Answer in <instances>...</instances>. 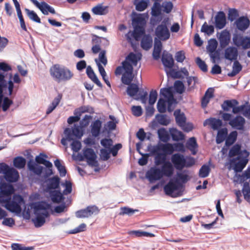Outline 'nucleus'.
I'll use <instances>...</instances> for the list:
<instances>
[{"mask_svg": "<svg viewBox=\"0 0 250 250\" xmlns=\"http://www.w3.org/2000/svg\"><path fill=\"white\" fill-rule=\"evenodd\" d=\"M147 150L150 156H154V164L158 166L167 162V155H171L174 151L173 146L170 143H159L156 145H149Z\"/></svg>", "mask_w": 250, "mask_h": 250, "instance_id": "nucleus-1", "label": "nucleus"}, {"mask_svg": "<svg viewBox=\"0 0 250 250\" xmlns=\"http://www.w3.org/2000/svg\"><path fill=\"white\" fill-rule=\"evenodd\" d=\"M33 208L36 217L32 221L36 228H40L45 223V218L49 216L48 210L50 208L51 205L45 202H40L34 204Z\"/></svg>", "mask_w": 250, "mask_h": 250, "instance_id": "nucleus-2", "label": "nucleus"}, {"mask_svg": "<svg viewBox=\"0 0 250 250\" xmlns=\"http://www.w3.org/2000/svg\"><path fill=\"white\" fill-rule=\"evenodd\" d=\"M50 73L54 80L57 83L67 82L74 75L68 68L59 64H54L50 68Z\"/></svg>", "mask_w": 250, "mask_h": 250, "instance_id": "nucleus-3", "label": "nucleus"}, {"mask_svg": "<svg viewBox=\"0 0 250 250\" xmlns=\"http://www.w3.org/2000/svg\"><path fill=\"white\" fill-rule=\"evenodd\" d=\"M171 164L178 170H182L185 167H190L195 164V160L192 157H185L184 155L177 153L171 157Z\"/></svg>", "mask_w": 250, "mask_h": 250, "instance_id": "nucleus-4", "label": "nucleus"}, {"mask_svg": "<svg viewBox=\"0 0 250 250\" xmlns=\"http://www.w3.org/2000/svg\"><path fill=\"white\" fill-rule=\"evenodd\" d=\"M24 203V199L21 195L15 194L2 206L11 212L20 214L21 211V206Z\"/></svg>", "mask_w": 250, "mask_h": 250, "instance_id": "nucleus-5", "label": "nucleus"}, {"mask_svg": "<svg viewBox=\"0 0 250 250\" xmlns=\"http://www.w3.org/2000/svg\"><path fill=\"white\" fill-rule=\"evenodd\" d=\"M225 121H229V124L233 128L237 130H243L245 124V119L241 116H237L232 118L229 113H224L222 116Z\"/></svg>", "mask_w": 250, "mask_h": 250, "instance_id": "nucleus-6", "label": "nucleus"}, {"mask_svg": "<svg viewBox=\"0 0 250 250\" xmlns=\"http://www.w3.org/2000/svg\"><path fill=\"white\" fill-rule=\"evenodd\" d=\"M78 157L80 161H83L84 159H85L88 165L91 167L98 166V161L96 160L97 155L92 148H84L83 150V155L79 154Z\"/></svg>", "mask_w": 250, "mask_h": 250, "instance_id": "nucleus-7", "label": "nucleus"}, {"mask_svg": "<svg viewBox=\"0 0 250 250\" xmlns=\"http://www.w3.org/2000/svg\"><path fill=\"white\" fill-rule=\"evenodd\" d=\"M167 20L165 19L155 29V34L157 39L160 41L167 40L170 36V32L167 26Z\"/></svg>", "mask_w": 250, "mask_h": 250, "instance_id": "nucleus-8", "label": "nucleus"}, {"mask_svg": "<svg viewBox=\"0 0 250 250\" xmlns=\"http://www.w3.org/2000/svg\"><path fill=\"white\" fill-rule=\"evenodd\" d=\"M242 155V157L240 158L232 159L230 161L232 165L234 164L233 169L236 172H241L248 162V157L249 153L246 150H244V151L240 155V156Z\"/></svg>", "mask_w": 250, "mask_h": 250, "instance_id": "nucleus-9", "label": "nucleus"}, {"mask_svg": "<svg viewBox=\"0 0 250 250\" xmlns=\"http://www.w3.org/2000/svg\"><path fill=\"white\" fill-rule=\"evenodd\" d=\"M232 41L233 44L237 47L242 46L245 50L250 48V37H243L240 34H234ZM247 55L250 58V50L247 52Z\"/></svg>", "mask_w": 250, "mask_h": 250, "instance_id": "nucleus-10", "label": "nucleus"}, {"mask_svg": "<svg viewBox=\"0 0 250 250\" xmlns=\"http://www.w3.org/2000/svg\"><path fill=\"white\" fill-rule=\"evenodd\" d=\"M123 64L126 71L123 74L121 80L124 84L128 85L131 83L133 78V66L126 61H123Z\"/></svg>", "mask_w": 250, "mask_h": 250, "instance_id": "nucleus-11", "label": "nucleus"}, {"mask_svg": "<svg viewBox=\"0 0 250 250\" xmlns=\"http://www.w3.org/2000/svg\"><path fill=\"white\" fill-rule=\"evenodd\" d=\"M47 158V156L43 153H40V155L37 156L35 158L37 163L42 164L48 168L46 172L45 177H47L53 174V171L51 169L52 164L49 161L46 160L45 158Z\"/></svg>", "mask_w": 250, "mask_h": 250, "instance_id": "nucleus-12", "label": "nucleus"}, {"mask_svg": "<svg viewBox=\"0 0 250 250\" xmlns=\"http://www.w3.org/2000/svg\"><path fill=\"white\" fill-rule=\"evenodd\" d=\"M160 95L166 99L168 104V110H170V106L175 103L176 100L171 87L163 88L160 90Z\"/></svg>", "mask_w": 250, "mask_h": 250, "instance_id": "nucleus-13", "label": "nucleus"}, {"mask_svg": "<svg viewBox=\"0 0 250 250\" xmlns=\"http://www.w3.org/2000/svg\"><path fill=\"white\" fill-rule=\"evenodd\" d=\"M146 177L150 182L159 180L163 177L160 168L156 167H152L148 170Z\"/></svg>", "mask_w": 250, "mask_h": 250, "instance_id": "nucleus-14", "label": "nucleus"}, {"mask_svg": "<svg viewBox=\"0 0 250 250\" xmlns=\"http://www.w3.org/2000/svg\"><path fill=\"white\" fill-rule=\"evenodd\" d=\"M4 177L6 181L14 183L18 180L19 175L17 170L9 167L4 174Z\"/></svg>", "mask_w": 250, "mask_h": 250, "instance_id": "nucleus-15", "label": "nucleus"}, {"mask_svg": "<svg viewBox=\"0 0 250 250\" xmlns=\"http://www.w3.org/2000/svg\"><path fill=\"white\" fill-rule=\"evenodd\" d=\"M219 41L220 46L222 48H225L229 43L230 40V34L227 30H224L220 33L218 37Z\"/></svg>", "mask_w": 250, "mask_h": 250, "instance_id": "nucleus-16", "label": "nucleus"}, {"mask_svg": "<svg viewBox=\"0 0 250 250\" xmlns=\"http://www.w3.org/2000/svg\"><path fill=\"white\" fill-rule=\"evenodd\" d=\"M174 170L173 166L169 161H167L162 164L160 168V171L163 176L167 177H171L174 173Z\"/></svg>", "mask_w": 250, "mask_h": 250, "instance_id": "nucleus-17", "label": "nucleus"}, {"mask_svg": "<svg viewBox=\"0 0 250 250\" xmlns=\"http://www.w3.org/2000/svg\"><path fill=\"white\" fill-rule=\"evenodd\" d=\"M238 52L237 48L233 46H229L225 50L224 56L227 60L232 61L237 60Z\"/></svg>", "mask_w": 250, "mask_h": 250, "instance_id": "nucleus-18", "label": "nucleus"}, {"mask_svg": "<svg viewBox=\"0 0 250 250\" xmlns=\"http://www.w3.org/2000/svg\"><path fill=\"white\" fill-rule=\"evenodd\" d=\"M226 23V16L223 11L217 13L215 17V25L216 28L221 29L223 28Z\"/></svg>", "mask_w": 250, "mask_h": 250, "instance_id": "nucleus-19", "label": "nucleus"}, {"mask_svg": "<svg viewBox=\"0 0 250 250\" xmlns=\"http://www.w3.org/2000/svg\"><path fill=\"white\" fill-rule=\"evenodd\" d=\"M162 62L165 67L171 69L174 65L172 56L166 51H164L162 56Z\"/></svg>", "mask_w": 250, "mask_h": 250, "instance_id": "nucleus-20", "label": "nucleus"}, {"mask_svg": "<svg viewBox=\"0 0 250 250\" xmlns=\"http://www.w3.org/2000/svg\"><path fill=\"white\" fill-rule=\"evenodd\" d=\"M235 24L238 30L245 31L249 27L250 21L248 18L242 16L235 21Z\"/></svg>", "mask_w": 250, "mask_h": 250, "instance_id": "nucleus-21", "label": "nucleus"}, {"mask_svg": "<svg viewBox=\"0 0 250 250\" xmlns=\"http://www.w3.org/2000/svg\"><path fill=\"white\" fill-rule=\"evenodd\" d=\"M204 126L209 125L214 130H218L222 125V122L219 119L210 118L206 119L203 123Z\"/></svg>", "mask_w": 250, "mask_h": 250, "instance_id": "nucleus-22", "label": "nucleus"}, {"mask_svg": "<svg viewBox=\"0 0 250 250\" xmlns=\"http://www.w3.org/2000/svg\"><path fill=\"white\" fill-rule=\"evenodd\" d=\"M27 167L29 170L35 174L40 176L43 171V167L35 164L33 160H30L27 163Z\"/></svg>", "mask_w": 250, "mask_h": 250, "instance_id": "nucleus-23", "label": "nucleus"}, {"mask_svg": "<svg viewBox=\"0 0 250 250\" xmlns=\"http://www.w3.org/2000/svg\"><path fill=\"white\" fill-rule=\"evenodd\" d=\"M162 48V43L161 41L156 38L154 39V49L152 53L153 58L157 60L160 58V54Z\"/></svg>", "mask_w": 250, "mask_h": 250, "instance_id": "nucleus-24", "label": "nucleus"}, {"mask_svg": "<svg viewBox=\"0 0 250 250\" xmlns=\"http://www.w3.org/2000/svg\"><path fill=\"white\" fill-rule=\"evenodd\" d=\"M86 73L88 78L90 79L93 83L96 84L99 87H102L103 85L102 83L100 82L92 67L90 65L87 66Z\"/></svg>", "mask_w": 250, "mask_h": 250, "instance_id": "nucleus-25", "label": "nucleus"}, {"mask_svg": "<svg viewBox=\"0 0 250 250\" xmlns=\"http://www.w3.org/2000/svg\"><path fill=\"white\" fill-rule=\"evenodd\" d=\"M91 127V133L92 136L95 138L98 137L101 132L102 122L99 120H97L92 123Z\"/></svg>", "mask_w": 250, "mask_h": 250, "instance_id": "nucleus-26", "label": "nucleus"}, {"mask_svg": "<svg viewBox=\"0 0 250 250\" xmlns=\"http://www.w3.org/2000/svg\"><path fill=\"white\" fill-rule=\"evenodd\" d=\"M178 188V185L174 182L169 181L164 187V190L166 195L173 197V193Z\"/></svg>", "mask_w": 250, "mask_h": 250, "instance_id": "nucleus-27", "label": "nucleus"}, {"mask_svg": "<svg viewBox=\"0 0 250 250\" xmlns=\"http://www.w3.org/2000/svg\"><path fill=\"white\" fill-rule=\"evenodd\" d=\"M152 45V38L149 35L143 36L141 42V46L145 50H148Z\"/></svg>", "mask_w": 250, "mask_h": 250, "instance_id": "nucleus-28", "label": "nucleus"}, {"mask_svg": "<svg viewBox=\"0 0 250 250\" xmlns=\"http://www.w3.org/2000/svg\"><path fill=\"white\" fill-rule=\"evenodd\" d=\"M14 191V188L12 185L6 183H1L0 185V192L6 195L11 196Z\"/></svg>", "mask_w": 250, "mask_h": 250, "instance_id": "nucleus-29", "label": "nucleus"}, {"mask_svg": "<svg viewBox=\"0 0 250 250\" xmlns=\"http://www.w3.org/2000/svg\"><path fill=\"white\" fill-rule=\"evenodd\" d=\"M60 179L58 176L49 178L47 180V188L49 189H55L59 187Z\"/></svg>", "mask_w": 250, "mask_h": 250, "instance_id": "nucleus-30", "label": "nucleus"}, {"mask_svg": "<svg viewBox=\"0 0 250 250\" xmlns=\"http://www.w3.org/2000/svg\"><path fill=\"white\" fill-rule=\"evenodd\" d=\"M213 97V90L212 88H208L202 98L201 104L203 108H205L208 103H209L210 99Z\"/></svg>", "mask_w": 250, "mask_h": 250, "instance_id": "nucleus-31", "label": "nucleus"}, {"mask_svg": "<svg viewBox=\"0 0 250 250\" xmlns=\"http://www.w3.org/2000/svg\"><path fill=\"white\" fill-rule=\"evenodd\" d=\"M44 15H47L48 12L54 14L56 13L55 10L53 7L48 5L44 1L41 2V4L38 8Z\"/></svg>", "mask_w": 250, "mask_h": 250, "instance_id": "nucleus-32", "label": "nucleus"}, {"mask_svg": "<svg viewBox=\"0 0 250 250\" xmlns=\"http://www.w3.org/2000/svg\"><path fill=\"white\" fill-rule=\"evenodd\" d=\"M244 151V150H241V146L239 145L236 144L234 145L229 150V157H233L237 155V158H240V157H242V155L240 156V155Z\"/></svg>", "mask_w": 250, "mask_h": 250, "instance_id": "nucleus-33", "label": "nucleus"}, {"mask_svg": "<svg viewBox=\"0 0 250 250\" xmlns=\"http://www.w3.org/2000/svg\"><path fill=\"white\" fill-rule=\"evenodd\" d=\"M149 2V0H134V4L137 11H143L147 8Z\"/></svg>", "mask_w": 250, "mask_h": 250, "instance_id": "nucleus-34", "label": "nucleus"}, {"mask_svg": "<svg viewBox=\"0 0 250 250\" xmlns=\"http://www.w3.org/2000/svg\"><path fill=\"white\" fill-rule=\"evenodd\" d=\"M186 146L191 151L193 155L196 154V149L197 148L198 145L195 138H190L186 143Z\"/></svg>", "mask_w": 250, "mask_h": 250, "instance_id": "nucleus-35", "label": "nucleus"}, {"mask_svg": "<svg viewBox=\"0 0 250 250\" xmlns=\"http://www.w3.org/2000/svg\"><path fill=\"white\" fill-rule=\"evenodd\" d=\"M169 132L173 141H178L184 139V136L183 133L176 128H170Z\"/></svg>", "mask_w": 250, "mask_h": 250, "instance_id": "nucleus-36", "label": "nucleus"}, {"mask_svg": "<svg viewBox=\"0 0 250 250\" xmlns=\"http://www.w3.org/2000/svg\"><path fill=\"white\" fill-rule=\"evenodd\" d=\"M62 98L61 94H59L56 97L54 98L51 104L48 106L46 110V114H49L51 113L57 107L60 103L61 100Z\"/></svg>", "mask_w": 250, "mask_h": 250, "instance_id": "nucleus-37", "label": "nucleus"}, {"mask_svg": "<svg viewBox=\"0 0 250 250\" xmlns=\"http://www.w3.org/2000/svg\"><path fill=\"white\" fill-rule=\"evenodd\" d=\"M50 197L52 202L56 203H59L64 199L62 194L59 190L51 192Z\"/></svg>", "mask_w": 250, "mask_h": 250, "instance_id": "nucleus-38", "label": "nucleus"}, {"mask_svg": "<svg viewBox=\"0 0 250 250\" xmlns=\"http://www.w3.org/2000/svg\"><path fill=\"white\" fill-rule=\"evenodd\" d=\"M242 65L237 60H235L232 65V70L228 75L231 77H234L238 74L242 70Z\"/></svg>", "mask_w": 250, "mask_h": 250, "instance_id": "nucleus-39", "label": "nucleus"}, {"mask_svg": "<svg viewBox=\"0 0 250 250\" xmlns=\"http://www.w3.org/2000/svg\"><path fill=\"white\" fill-rule=\"evenodd\" d=\"M107 6H104L102 4H98L92 8V12L95 15H103L107 13Z\"/></svg>", "mask_w": 250, "mask_h": 250, "instance_id": "nucleus-40", "label": "nucleus"}, {"mask_svg": "<svg viewBox=\"0 0 250 250\" xmlns=\"http://www.w3.org/2000/svg\"><path fill=\"white\" fill-rule=\"evenodd\" d=\"M64 134L65 137L62 138L61 140V144L64 146H67V141H71L73 140L72 138V134L71 133V129L70 128H66L64 130Z\"/></svg>", "mask_w": 250, "mask_h": 250, "instance_id": "nucleus-41", "label": "nucleus"}, {"mask_svg": "<svg viewBox=\"0 0 250 250\" xmlns=\"http://www.w3.org/2000/svg\"><path fill=\"white\" fill-rule=\"evenodd\" d=\"M227 134L228 131L226 128L219 130L216 138V143L219 144L222 143L226 139Z\"/></svg>", "mask_w": 250, "mask_h": 250, "instance_id": "nucleus-42", "label": "nucleus"}, {"mask_svg": "<svg viewBox=\"0 0 250 250\" xmlns=\"http://www.w3.org/2000/svg\"><path fill=\"white\" fill-rule=\"evenodd\" d=\"M238 102L236 100H226L222 104V108L225 111H229L230 108L233 109L234 106H236Z\"/></svg>", "mask_w": 250, "mask_h": 250, "instance_id": "nucleus-43", "label": "nucleus"}, {"mask_svg": "<svg viewBox=\"0 0 250 250\" xmlns=\"http://www.w3.org/2000/svg\"><path fill=\"white\" fill-rule=\"evenodd\" d=\"M237 135L238 134L236 131L231 132L226 139V146H229L232 145L236 140Z\"/></svg>", "mask_w": 250, "mask_h": 250, "instance_id": "nucleus-44", "label": "nucleus"}, {"mask_svg": "<svg viewBox=\"0 0 250 250\" xmlns=\"http://www.w3.org/2000/svg\"><path fill=\"white\" fill-rule=\"evenodd\" d=\"M13 164L16 167L21 169L25 167L26 160L24 158L21 156H18L14 158Z\"/></svg>", "mask_w": 250, "mask_h": 250, "instance_id": "nucleus-45", "label": "nucleus"}, {"mask_svg": "<svg viewBox=\"0 0 250 250\" xmlns=\"http://www.w3.org/2000/svg\"><path fill=\"white\" fill-rule=\"evenodd\" d=\"M128 85L126 90L127 94L130 97L135 96L139 91L138 86L134 83H130Z\"/></svg>", "mask_w": 250, "mask_h": 250, "instance_id": "nucleus-46", "label": "nucleus"}, {"mask_svg": "<svg viewBox=\"0 0 250 250\" xmlns=\"http://www.w3.org/2000/svg\"><path fill=\"white\" fill-rule=\"evenodd\" d=\"M201 31L208 36H210L214 32V28L213 25H208L205 22L201 27Z\"/></svg>", "mask_w": 250, "mask_h": 250, "instance_id": "nucleus-47", "label": "nucleus"}, {"mask_svg": "<svg viewBox=\"0 0 250 250\" xmlns=\"http://www.w3.org/2000/svg\"><path fill=\"white\" fill-rule=\"evenodd\" d=\"M129 234L130 235H134L136 237H153L154 235L151 233L141 231L140 230H133L129 232Z\"/></svg>", "mask_w": 250, "mask_h": 250, "instance_id": "nucleus-48", "label": "nucleus"}, {"mask_svg": "<svg viewBox=\"0 0 250 250\" xmlns=\"http://www.w3.org/2000/svg\"><path fill=\"white\" fill-rule=\"evenodd\" d=\"M159 139L163 142H167L169 139V136L167 130L164 128H160L158 130Z\"/></svg>", "mask_w": 250, "mask_h": 250, "instance_id": "nucleus-49", "label": "nucleus"}, {"mask_svg": "<svg viewBox=\"0 0 250 250\" xmlns=\"http://www.w3.org/2000/svg\"><path fill=\"white\" fill-rule=\"evenodd\" d=\"M71 129V133L72 134V138L75 136L78 138H81L83 135V132L82 130V126L74 125V126L70 128Z\"/></svg>", "mask_w": 250, "mask_h": 250, "instance_id": "nucleus-50", "label": "nucleus"}, {"mask_svg": "<svg viewBox=\"0 0 250 250\" xmlns=\"http://www.w3.org/2000/svg\"><path fill=\"white\" fill-rule=\"evenodd\" d=\"M242 193L244 199L246 201H249L250 200V186L249 182H246L244 183Z\"/></svg>", "mask_w": 250, "mask_h": 250, "instance_id": "nucleus-51", "label": "nucleus"}, {"mask_svg": "<svg viewBox=\"0 0 250 250\" xmlns=\"http://www.w3.org/2000/svg\"><path fill=\"white\" fill-rule=\"evenodd\" d=\"M167 100L163 98H160L157 104V108L158 111L160 113H165L167 110Z\"/></svg>", "mask_w": 250, "mask_h": 250, "instance_id": "nucleus-52", "label": "nucleus"}, {"mask_svg": "<svg viewBox=\"0 0 250 250\" xmlns=\"http://www.w3.org/2000/svg\"><path fill=\"white\" fill-rule=\"evenodd\" d=\"M54 165L59 172L61 177L65 176L66 173V170L64 166L62 165L61 161L59 159H56L54 161Z\"/></svg>", "mask_w": 250, "mask_h": 250, "instance_id": "nucleus-53", "label": "nucleus"}, {"mask_svg": "<svg viewBox=\"0 0 250 250\" xmlns=\"http://www.w3.org/2000/svg\"><path fill=\"white\" fill-rule=\"evenodd\" d=\"M155 118L159 124L163 125H167L170 123V120L166 115L157 114Z\"/></svg>", "mask_w": 250, "mask_h": 250, "instance_id": "nucleus-54", "label": "nucleus"}, {"mask_svg": "<svg viewBox=\"0 0 250 250\" xmlns=\"http://www.w3.org/2000/svg\"><path fill=\"white\" fill-rule=\"evenodd\" d=\"M210 171V168L208 165H204L200 168L199 171V176L201 178L208 177Z\"/></svg>", "mask_w": 250, "mask_h": 250, "instance_id": "nucleus-55", "label": "nucleus"}, {"mask_svg": "<svg viewBox=\"0 0 250 250\" xmlns=\"http://www.w3.org/2000/svg\"><path fill=\"white\" fill-rule=\"evenodd\" d=\"M161 6L158 2H155L151 9V14L153 17H158L161 14Z\"/></svg>", "mask_w": 250, "mask_h": 250, "instance_id": "nucleus-56", "label": "nucleus"}, {"mask_svg": "<svg viewBox=\"0 0 250 250\" xmlns=\"http://www.w3.org/2000/svg\"><path fill=\"white\" fill-rule=\"evenodd\" d=\"M25 11L31 20L37 23H41L40 18L34 11L30 10L27 8H25Z\"/></svg>", "mask_w": 250, "mask_h": 250, "instance_id": "nucleus-57", "label": "nucleus"}, {"mask_svg": "<svg viewBox=\"0 0 250 250\" xmlns=\"http://www.w3.org/2000/svg\"><path fill=\"white\" fill-rule=\"evenodd\" d=\"M218 45L217 41L214 39H210L208 42V45L207 49L209 52H212L216 51Z\"/></svg>", "mask_w": 250, "mask_h": 250, "instance_id": "nucleus-58", "label": "nucleus"}, {"mask_svg": "<svg viewBox=\"0 0 250 250\" xmlns=\"http://www.w3.org/2000/svg\"><path fill=\"white\" fill-rule=\"evenodd\" d=\"M174 115L177 124L180 127L183 126L186 122V117L184 114H177V111H175Z\"/></svg>", "mask_w": 250, "mask_h": 250, "instance_id": "nucleus-59", "label": "nucleus"}, {"mask_svg": "<svg viewBox=\"0 0 250 250\" xmlns=\"http://www.w3.org/2000/svg\"><path fill=\"white\" fill-rule=\"evenodd\" d=\"M173 5L172 2L168 1H164L162 3L161 5V7L162 8V10L165 12L166 13L168 14L172 10Z\"/></svg>", "mask_w": 250, "mask_h": 250, "instance_id": "nucleus-60", "label": "nucleus"}, {"mask_svg": "<svg viewBox=\"0 0 250 250\" xmlns=\"http://www.w3.org/2000/svg\"><path fill=\"white\" fill-rule=\"evenodd\" d=\"M174 88L175 91L179 94H182L185 89V86L182 82L176 81L174 84Z\"/></svg>", "mask_w": 250, "mask_h": 250, "instance_id": "nucleus-61", "label": "nucleus"}, {"mask_svg": "<svg viewBox=\"0 0 250 250\" xmlns=\"http://www.w3.org/2000/svg\"><path fill=\"white\" fill-rule=\"evenodd\" d=\"M139 59V58H138L137 55L134 53L131 52L126 57L125 61L127 62L129 61L131 62L134 65H136Z\"/></svg>", "mask_w": 250, "mask_h": 250, "instance_id": "nucleus-62", "label": "nucleus"}, {"mask_svg": "<svg viewBox=\"0 0 250 250\" xmlns=\"http://www.w3.org/2000/svg\"><path fill=\"white\" fill-rule=\"evenodd\" d=\"M101 145L106 149H109L113 146V141L111 139H103L100 141Z\"/></svg>", "mask_w": 250, "mask_h": 250, "instance_id": "nucleus-63", "label": "nucleus"}, {"mask_svg": "<svg viewBox=\"0 0 250 250\" xmlns=\"http://www.w3.org/2000/svg\"><path fill=\"white\" fill-rule=\"evenodd\" d=\"M86 209L87 210V214L88 215V217H90L92 216V215H96L99 212V210L97 207L96 206H88Z\"/></svg>", "mask_w": 250, "mask_h": 250, "instance_id": "nucleus-64", "label": "nucleus"}]
</instances>
